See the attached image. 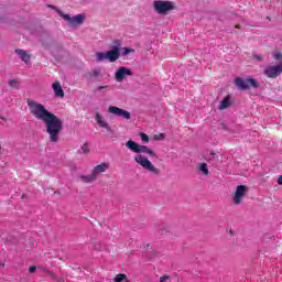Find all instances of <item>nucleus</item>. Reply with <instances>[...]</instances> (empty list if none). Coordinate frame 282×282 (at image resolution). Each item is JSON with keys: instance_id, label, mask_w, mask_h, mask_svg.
I'll list each match as a JSON object with an SVG mask.
<instances>
[{"instance_id": "nucleus-23", "label": "nucleus", "mask_w": 282, "mask_h": 282, "mask_svg": "<svg viewBox=\"0 0 282 282\" xmlns=\"http://www.w3.org/2000/svg\"><path fill=\"white\" fill-rule=\"evenodd\" d=\"M140 138L142 140V142H145V143L149 142V137L147 135V133L141 132Z\"/></svg>"}, {"instance_id": "nucleus-20", "label": "nucleus", "mask_w": 282, "mask_h": 282, "mask_svg": "<svg viewBox=\"0 0 282 282\" xmlns=\"http://www.w3.org/2000/svg\"><path fill=\"white\" fill-rule=\"evenodd\" d=\"M123 281H127V274H124V273H119L115 278V282H123Z\"/></svg>"}, {"instance_id": "nucleus-21", "label": "nucleus", "mask_w": 282, "mask_h": 282, "mask_svg": "<svg viewBox=\"0 0 282 282\" xmlns=\"http://www.w3.org/2000/svg\"><path fill=\"white\" fill-rule=\"evenodd\" d=\"M133 52H135V50L133 48H129V47H123V51H122V56H129V54H133Z\"/></svg>"}, {"instance_id": "nucleus-5", "label": "nucleus", "mask_w": 282, "mask_h": 282, "mask_svg": "<svg viewBox=\"0 0 282 282\" xmlns=\"http://www.w3.org/2000/svg\"><path fill=\"white\" fill-rule=\"evenodd\" d=\"M153 8L158 14H169L171 10H175V3L171 1L156 0L153 3Z\"/></svg>"}, {"instance_id": "nucleus-8", "label": "nucleus", "mask_w": 282, "mask_h": 282, "mask_svg": "<svg viewBox=\"0 0 282 282\" xmlns=\"http://www.w3.org/2000/svg\"><path fill=\"white\" fill-rule=\"evenodd\" d=\"M62 17L73 28H76L78 25H83V23H85V15L84 14H77V15H74L73 18L69 17V14H62Z\"/></svg>"}, {"instance_id": "nucleus-6", "label": "nucleus", "mask_w": 282, "mask_h": 282, "mask_svg": "<svg viewBox=\"0 0 282 282\" xmlns=\"http://www.w3.org/2000/svg\"><path fill=\"white\" fill-rule=\"evenodd\" d=\"M235 85L236 87H238V89L241 90L250 89V87L257 89L259 87V83H257V80H254L253 78L243 79L241 77H237L235 79Z\"/></svg>"}, {"instance_id": "nucleus-29", "label": "nucleus", "mask_w": 282, "mask_h": 282, "mask_svg": "<svg viewBox=\"0 0 282 282\" xmlns=\"http://www.w3.org/2000/svg\"><path fill=\"white\" fill-rule=\"evenodd\" d=\"M166 280H169V275H163V276L160 278V282H164Z\"/></svg>"}, {"instance_id": "nucleus-16", "label": "nucleus", "mask_w": 282, "mask_h": 282, "mask_svg": "<svg viewBox=\"0 0 282 282\" xmlns=\"http://www.w3.org/2000/svg\"><path fill=\"white\" fill-rule=\"evenodd\" d=\"M228 107H230V95H227L224 100L220 101V105L218 107V109L220 111H224V109H228Z\"/></svg>"}, {"instance_id": "nucleus-28", "label": "nucleus", "mask_w": 282, "mask_h": 282, "mask_svg": "<svg viewBox=\"0 0 282 282\" xmlns=\"http://www.w3.org/2000/svg\"><path fill=\"white\" fill-rule=\"evenodd\" d=\"M154 139H156V140H164V133H160L159 137L155 135Z\"/></svg>"}, {"instance_id": "nucleus-2", "label": "nucleus", "mask_w": 282, "mask_h": 282, "mask_svg": "<svg viewBox=\"0 0 282 282\" xmlns=\"http://www.w3.org/2000/svg\"><path fill=\"white\" fill-rule=\"evenodd\" d=\"M134 162L142 166V169H145V171H149V173H152V175H162V171L155 167V165H153V163H151V161L142 154L135 155Z\"/></svg>"}, {"instance_id": "nucleus-7", "label": "nucleus", "mask_w": 282, "mask_h": 282, "mask_svg": "<svg viewBox=\"0 0 282 282\" xmlns=\"http://www.w3.org/2000/svg\"><path fill=\"white\" fill-rule=\"evenodd\" d=\"M248 191L249 188L246 185H238L236 187V192L232 195V202L236 206H241L243 203V197L248 195Z\"/></svg>"}, {"instance_id": "nucleus-17", "label": "nucleus", "mask_w": 282, "mask_h": 282, "mask_svg": "<svg viewBox=\"0 0 282 282\" xmlns=\"http://www.w3.org/2000/svg\"><path fill=\"white\" fill-rule=\"evenodd\" d=\"M198 170L202 171L203 175L208 176V174L210 173V171H208V164L206 163H200L198 165Z\"/></svg>"}, {"instance_id": "nucleus-4", "label": "nucleus", "mask_w": 282, "mask_h": 282, "mask_svg": "<svg viewBox=\"0 0 282 282\" xmlns=\"http://www.w3.org/2000/svg\"><path fill=\"white\" fill-rule=\"evenodd\" d=\"M126 147L132 151V153H147L150 158H155V152L153 150L149 149L147 145H140L133 140L127 141Z\"/></svg>"}, {"instance_id": "nucleus-9", "label": "nucleus", "mask_w": 282, "mask_h": 282, "mask_svg": "<svg viewBox=\"0 0 282 282\" xmlns=\"http://www.w3.org/2000/svg\"><path fill=\"white\" fill-rule=\"evenodd\" d=\"M108 113H112V116L118 118H124V120H131V112L116 106H109Z\"/></svg>"}, {"instance_id": "nucleus-25", "label": "nucleus", "mask_w": 282, "mask_h": 282, "mask_svg": "<svg viewBox=\"0 0 282 282\" xmlns=\"http://www.w3.org/2000/svg\"><path fill=\"white\" fill-rule=\"evenodd\" d=\"M105 89H109V85H106V86H98L96 88V91H105Z\"/></svg>"}, {"instance_id": "nucleus-12", "label": "nucleus", "mask_w": 282, "mask_h": 282, "mask_svg": "<svg viewBox=\"0 0 282 282\" xmlns=\"http://www.w3.org/2000/svg\"><path fill=\"white\" fill-rule=\"evenodd\" d=\"M107 171H109V165L108 163L104 162L95 166L91 172H93V175H95V177L98 180V176L102 175V173H107Z\"/></svg>"}, {"instance_id": "nucleus-14", "label": "nucleus", "mask_w": 282, "mask_h": 282, "mask_svg": "<svg viewBox=\"0 0 282 282\" xmlns=\"http://www.w3.org/2000/svg\"><path fill=\"white\" fill-rule=\"evenodd\" d=\"M53 91L57 98H65V91L63 90V86H61V83L56 80L53 85Z\"/></svg>"}, {"instance_id": "nucleus-11", "label": "nucleus", "mask_w": 282, "mask_h": 282, "mask_svg": "<svg viewBox=\"0 0 282 282\" xmlns=\"http://www.w3.org/2000/svg\"><path fill=\"white\" fill-rule=\"evenodd\" d=\"M95 120L101 129H105L107 133H109L110 135H113V129L111 128V126H109V123L105 120V117H102L100 112L96 113Z\"/></svg>"}, {"instance_id": "nucleus-18", "label": "nucleus", "mask_w": 282, "mask_h": 282, "mask_svg": "<svg viewBox=\"0 0 282 282\" xmlns=\"http://www.w3.org/2000/svg\"><path fill=\"white\" fill-rule=\"evenodd\" d=\"M90 76L94 78H102V70H100V68H95L91 70Z\"/></svg>"}, {"instance_id": "nucleus-30", "label": "nucleus", "mask_w": 282, "mask_h": 282, "mask_svg": "<svg viewBox=\"0 0 282 282\" xmlns=\"http://www.w3.org/2000/svg\"><path fill=\"white\" fill-rule=\"evenodd\" d=\"M236 28L239 30L241 28V25L237 24Z\"/></svg>"}, {"instance_id": "nucleus-24", "label": "nucleus", "mask_w": 282, "mask_h": 282, "mask_svg": "<svg viewBox=\"0 0 282 282\" xmlns=\"http://www.w3.org/2000/svg\"><path fill=\"white\" fill-rule=\"evenodd\" d=\"M82 151H83V153H89V145H87V143H84L82 145Z\"/></svg>"}, {"instance_id": "nucleus-1", "label": "nucleus", "mask_w": 282, "mask_h": 282, "mask_svg": "<svg viewBox=\"0 0 282 282\" xmlns=\"http://www.w3.org/2000/svg\"><path fill=\"white\" fill-rule=\"evenodd\" d=\"M26 104L30 109V113H32L36 120H41L46 124V133H48L51 142H58V137L61 135V131H63V120L46 110L45 106L35 100L26 99Z\"/></svg>"}, {"instance_id": "nucleus-31", "label": "nucleus", "mask_w": 282, "mask_h": 282, "mask_svg": "<svg viewBox=\"0 0 282 282\" xmlns=\"http://www.w3.org/2000/svg\"><path fill=\"white\" fill-rule=\"evenodd\" d=\"M0 151H1V147H0Z\"/></svg>"}, {"instance_id": "nucleus-26", "label": "nucleus", "mask_w": 282, "mask_h": 282, "mask_svg": "<svg viewBox=\"0 0 282 282\" xmlns=\"http://www.w3.org/2000/svg\"><path fill=\"white\" fill-rule=\"evenodd\" d=\"M29 272H30L31 274H34V272H36V267L31 265V267L29 268Z\"/></svg>"}, {"instance_id": "nucleus-15", "label": "nucleus", "mask_w": 282, "mask_h": 282, "mask_svg": "<svg viewBox=\"0 0 282 282\" xmlns=\"http://www.w3.org/2000/svg\"><path fill=\"white\" fill-rule=\"evenodd\" d=\"M80 182H83L84 184H93V182H96V176L95 174L91 172L88 175H82L79 176Z\"/></svg>"}, {"instance_id": "nucleus-3", "label": "nucleus", "mask_w": 282, "mask_h": 282, "mask_svg": "<svg viewBox=\"0 0 282 282\" xmlns=\"http://www.w3.org/2000/svg\"><path fill=\"white\" fill-rule=\"evenodd\" d=\"M97 63H101V61H109V63H116L118 58H120V47L113 46L112 50L104 53L97 52L96 53Z\"/></svg>"}, {"instance_id": "nucleus-10", "label": "nucleus", "mask_w": 282, "mask_h": 282, "mask_svg": "<svg viewBox=\"0 0 282 282\" xmlns=\"http://www.w3.org/2000/svg\"><path fill=\"white\" fill-rule=\"evenodd\" d=\"M127 76H133V73L130 68H127L124 66L119 67L117 72L115 73V78L117 83H122Z\"/></svg>"}, {"instance_id": "nucleus-22", "label": "nucleus", "mask_w": 282, "mask_h": 282, "mask_svg": "<svg viewBox=\"0 0 282 282\" xmlns=\"http://www.w3.org/2000/svg\"><path fill=\"white\" fill-rule=\"evenodd\" d=\"M273 58L275 61H279V65H282V53L281 52L273 53Z\"/></svg>"}, {"instance_id": "nucleus-27", "label": "nucleus", "mask_w": 282, "mask_h": 282, "mask_svg": "<svg viewBox=\"0 0 282 282\" xmlns=\"http://www.w3.org/2000/svg\"><path fill=\"white\" fill-rule=\"evenodd\" d=\"M256 61H263V55H253Z\"/></svg>"}, {"instance_id": "nucleus-19", "label": "nucleus", "mask_w": 282, "mask_h": 282, "mask_svg": "<svg viewBox=\"0 0 282 282\" xmlns=\"http://www.w3.org/2000/svg\"><path fill=\"white\" fill-rule=\"evenodd\" d=\"M20 83L17 79H10L9 80V87H12V89H19Z\"/></svg>"}, {"instance_id": "nucleus-13", "label": "nucleus", "mask_w": 282, "mask_h": 282, "mask_svg": "<svg viewBox=\"0 0 282 282\" xmlns=\"http://www.w3.org/2000/svg\"><path fill=\"white\" fill-rule=\"evenodd\" d=\"M15 54H18V56L21 58V61H23V63H25V65H28L30 63V58H32L30 53L22 48H17Z\"/></svg>"}]
</instances>
